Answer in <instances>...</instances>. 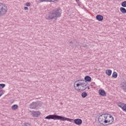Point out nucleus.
Instances as JSON below:
<instances>
[{"label": "nucleus", "instance_id": "nucleus-22", "mask_svg": "<svg viewBox=\"0 0 126 126\" xmlns=\"http://www.w3.org/2000/svg\"><path fill=\"white\" fill-rule=\"evenodd\" d=\"M2 95H3V91H0V97L2 96Z\"/></svg>", "mask_w": 126, "mask_h": 126}, {"label": "nucleus", "instance_id": "nucleus-25", "mask_svg": "<svg viewBox=\"0 0 126 126\" xmlns=\"http://www.w3.org/2000/svg\"><path fill=\"white\" fill-rule=\"evenodd\" d=\"M77 2H79V0H75Z\"/></svg>", "mask_w": 126, "mask_h": 126}, {"label": "nucleus", "instance_id": "nucleus-6", "mask_svg": "<svg viewBox=\"0 0 126 126\" xmlns=\"http://www.w3.org/2000/svg\"><path fill=\"white\" fill-rule=\"evenodd\" d=\"M39 107H40V102L39 101L33 102L30 105V108L33 110L39 109Z\"/></svg>", "mask_w": 126, "mask_h": 126}, {"label": "nucleus", "instance_id": "nucleus-20", "mask_svg": "<svg viewBox=\"0 0 126 126\" xmlns=\"http://www.w3.org/2000/svg\"><path fill=\"white\" fill-rule=\"evenodd\" d=\"M122 6H123V7H126V1H124L122 2Z\"/></svg>", "mask_w": 126, "mask_h": 126}, {"label": "nucleus", "instance_id": "nucleus-23", "mask_svg": "<svg viewBox=\"0 0 126 126\" xmlns=\"http://www.w3.org/2000/svg\"><path fill=\"white\" fill-rule=\"evenodd\" d=\"M26 6H30L31 5V4L30 2H27L26 4Z\"/></svg>", "mask_w": 126, "mask_h": 126}, {"label": "nucleus", "instance_id": "nucleus-14", "mask_svg": "<svg viewBox=\"0 0 126 126\" xmlns=\"http://www.w3.org/2000/svg\"><path fill=\"white\" fill-rule=\"evenodd\" d=\"M85 80L86 81H88V82H90L91 81V77L89 76H86L85 77Z\"/></svg>", "mask_w": 126, "mask_h": 126}, {"label": "nucleus", "instance_id": "nucleus-11", "mask_svg": "<svg viewBox=\"0 0 126 126\" xmlns=\"http://www.w3.org/2000/svg\"><path fill=\"white\" fill-rule=\"evenodd\" d=\"M99 94L101 96H106V92H105L103 90H99Z\"/></svg>", "mask_w": 126, "mask_h": 126}, {"label": "nucleus", "instance_id": "nucleus-4", "mask_svg": "<svg viewBox=\"0 0 126 126\" xmlns=\"http://www.w3.org/2000/svg\"><path fill=\"white\" fill-rule=\"evenodd\" d=\"M75 83L76 84L77 87H79L80 89H78V90L79 91H83V90H85V89H90L89 86H88V83L86 82V81L79 80L78 81H76Z\"/></svg>", "mask_w": 126, "mask_h": 126}, {"label": "nucleus", "instance_id": "nucleus-18", "mask_svg": "<svg viewBox=\"0 0 126 126\" xmlns=\"http://www.w3.org/2000/svg\"><path fill=\"white\" fill-rule=\"evenodd\" d=\"M81 96L82 98H85L87 96V93L86 92H83L81 94Z\"/></svg>", "mask_w": 126, "mask_h": 126}, {"label": "nucleus", "instance_id": "nucleus-21", "mask_svg": "<svg viewBox=\"0 0 126 126\" xmlns=\"http://www.w3.org/2000/svg\"><path fill=\"white\" fill-rule=\"evenodd\" d=\"M24 126H31V124L28 123H24Z\"/></svg>", "mask_w": 126, "mask_h": 126}, {"label": "nucleus", "instance_id": "nucleus-13", "mask_svg": "<svg viewBox=\"0 0 126 126\" xmlns=\"http://www.w3.org/2000/svg\"><path fill=\"white\" fill-rule=\"evenodd\" d=\"M106 74H107V75H108V76H111V75H112V70H106Z\"/></svg>", "mask_w": 126, "mask_h": 126}, {"label": "nucleus", "instance_id": "nucleus-17", "mask_svg": "<svg viewBox=\"0 0 126 126\" xmlns=\"http://www.w3.org/2000/svg\"><path fill=\"white\" fill-rule=\"evenodd\" d=\"M17 108H18V105L16 104H14L11 107L12 110H14V111L15 110H17Z\"/></svg>", "mask_w": 126, "mask_h": 126}, {"label": "nucleus", "instance_id": "nucleus-12", "mask_svg": "<svg viewBox=\"0 0 126 126\" xmlns=\"http://www.w3.org/2000/svg\"><path fill=\"white\" fill-rule=\"evenodd\" d=\"M120 11L123 14H126V9L124 7H121L120 8Z\"/></svg>", "mask_w": 126, "mask_h": 126}, {"label": "nucleus", "instance_id": "nucleus-24", "mask_svg": "<svg viewBox=\"0 0 126 126\" xmlns=\"http://www.w3.org/2000/svg\"><path fill=\"white\" fill-rule=\"evenodd\" d=\"M25 10H28V7H24Z\"/></svg>", "mask_w": 126, "mask_h": 126}, {"label": "nucleus", "instance_id": "nucleus-9", "mask_svg": "<svg viewBox=\"0 0 126 126\" xmlns=\"http://www.w3.org/2000/svg\"><path fill=\"white\" fill-rule=\"evenodd\" d=\"M74 123L77 126H80L82 124V120L80 119H76L74 120Z\"/></svg>", "mask_w": 126, "mask_h": 126}, {"label": "nucleus", "instance_id": "nucleus-26", "mask_svg": "<svg viewBox=\"0 0 126 126\" xmlns=\"http://www.w3.org/2000/svg\"><path fill=\"white\" fill-rule=\"evenodd\" d=\"M70 44H73V42H72V41H70V42H69Z\"/></svg>", "mask_w": 126, "mask_h": 126}, {"label": "nucleus", "instance_id": "nucleus-10", "mask_svg": "<svg viewBox=\"0 0 126 126\" xmlns=\"http://www.w3.org/2000/svg\"><path fill=\"white\" fill-rule=\"evenodd\" d=\"M103 18V16L101 15H97L96 16V19L98 20V21H102Z\"/></svg>", "mask_w": 126, "mask_h": 126}, {"label": "nucleus", "instance_id": "nucleus-1", "mask_svg": "<svg viewBox=\"0 0 126 126\" xmlns=\"http://www.w3.org/2000/svg\"><path fill=\"white\" fill-rule=\"evenodd\" d=\"M98 120L100 124L102 125L104 124L105 126L113 125L114 123V117L109 114H102L100 115Z\"/></svg>", "mask_w": 126, "mask_h": 126}, {"label": "nucleus", "instance_id": "nucleus-27", "mask_svg": "<svg viewBox=\"0 0 126 126\" xmlns=\"http://www.w3.org/2000/svg\"><path fill=\"white\" fill-rule=\"evenodd\" d=\"M74 88H75V86H74Z\"/></svg>", "mask_w": 126, "mask_h": 126}, {"label": "nucleus", "instance_id": "nucleus-19", "mask_svg": "<svg viewBox=\"0 0 126 126\" xmlns=\"http://www.w3.org/2000/svg\"><path fill=\"white\" fill-rule=\"evenodd\" d=\"M5 87V84H0V89H2Z\"/></svg>", "mask_w": 126, "mask_h": 126}, {"label": "nucleus", "instance_id": "nucleus-2", "mask_svg": "<svg viewBox=\"0 0 126 126\" xmlns=\"http://www.w3.org/2000/svg\"><path fill=\"white\" fill-rule=\"evenodd\" d=\"M62 16V10L60 8H57L50 12L46 16L47 20H53L60 18Z\"/></svg>", "mask_w": 126, "mask_h": 126}, {"label": "nucleus", "instance_id": "nucleus-16", "mask_svg": "<svg viewBox=\"0 0 126 126\" xmlns=\"http://www.w3.org/2000/svg\"><path fill=\"white\" fill-rule=\"evenodd\" d=\"M112 77H114V78H117V77H118V73H117V72H113V73H112Z\"/></svg>", "mask_w": 126, "mask_h": 126}, {"label": "nucleus", "instance_id": "nucleus-7", "mask_svg": "<svg viewBox=\"0 0 126 126\" xmlns=\"http://www.w3.org/2000/svg\"><path fill=\"white\" fill-rule=\"evenodd\" d=\"M120 87L124 92H126V81L122 82L120 84Z\"/></svg>", "mask_w": 126, "mask_h": 126}, {"label": "nucleus", "instance_id": "nucleus-5", "mask_svg": "<svg viewBox=\"0 0 126 126\" xmlns=\"http://www.w3.org/2000/svg\"><path fill=\"white\" fill-rule=\"evenodd\" d=\"M7 12V6L2 3H0V16H3Z\"/></svg>", "mask_w": 126, "mask_h": 126}, {"label": "nucleus", "instance_id": "nucleus-8", "mask_svg": "<svg viewBox=\"0 0 126 126\" xmlns=\"http://www.w3.org/2000/svg\"><path fill=\"white\" fill-rule=\"evenodd\" d=\"M118 106H119V107H120V108H122V110H123V111H125V112H126V104L124 103H122V102H119L118 103Z\"/></svg>", "mask_w": 126, "mask_h": 126}, {"label": "nucleus", "instance_id": "nucleus-15", "mask_svg": "<svg viewBox=\"0 0 126 126\" xmlns=\"http://www.w3.org/2000/svg\"><path fill=\"white\" fill-rule=\"evenodd\" d=\"M32 115L33 117H38V116H40V112H33L32 113Z\"/></svg>", "mask_w": 126, "mask_h": 126}, {"label": "nucleus", "instance_id": "nucleus-3", "mask_svg": "<svg viewBox=\"0 0 126 126\" xmlns=\"http://www.w3.org/2000/svg\"><path fill=\"white\" fill-rule=\"evenodd\" d=\"M45 119L46 120H54V121L58 120V121H63L64 122V121H67V122H72L73 119L68 118L64 117L63 116L53 114V115H49L46 116Z\"/></svg>", "mask_w": 126, "mask_h": 126}]
</instances>
